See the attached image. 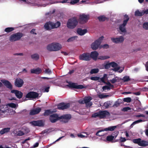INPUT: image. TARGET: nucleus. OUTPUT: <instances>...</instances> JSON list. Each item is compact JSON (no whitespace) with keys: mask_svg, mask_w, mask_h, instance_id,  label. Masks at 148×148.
I'll use <instances>...</instances> for the list:
<instances>
[{"mask_svg":"<svg viewBox=\"0 0 148 148\" xmlns=\"http://www.w3.org/2000/svg\"><path fill=\"white\" fill-rule=\"evenodd\" d=\"M1 82L7 88L10 90H12V86L10 82L5 80H2Z\"/></svg>","mask_w":148,"mask_h":148,"instance_id":"6ab92c4d","label":"nucleus"},{"mask_svg":"<svg viewBox=\"0 0 148 148\" xmlns=\"http://www.w3.org/2000/svg\"><path fill=\"white\" fill-rule=\"evenodd\" d=\"M122 80H123L124 82H126L130 81V79L129 76L126 75L123 77Z\"/></svg>","mask_w":148,"mask_h":148,"instance_id":"ea45409f","label":"nucleus"},{"mask_svg":"<svg viewBox=\"0 0 148 148\" xmlns=\"http://www.w3.org/2000/svg\"><path fill=\"white\" fill-rule=\"evenodd\" d=\"M36 31V29H33L30 31V33L31 34H33L35 35H36L37 34L35 32Z\"/></svg>","mask_w":148,"mask_h":148,"instance_id":"0e129e2a","label":"nucleus"},{"mask_svg":"<svg viewBox=\"0 0 148 148\" xmlns=\"http://www.w3.org/2000/svg\"><path fill=\"white\" fill-rule=\"evenodd\" d=\"M44 72L45 73L50 75L52 73V71L49 68L45 69L44 71Z\"/></svg>","mask_w":148,"mask_h":148,"instance_id":"37998d69","label":"nucleus"},{"mask_svg":"<svg viewBox=\"0 0 148 148\" xmlns=\"http://www.w3.org/2000/svg\"><path fill=\"white\" fill-rule=\"evenodd\" d=\"M99 71V70L98 69H94L91 70L90 72L91 74L96 73Z\"/></svg>","mask_w":148,"mask_h":148,"instance_id":"a19ab883","label":"nucleus"},{"mask_svg":"<svg viewBox=\"0 0 148 148\" xmlns=\"http://www.w3.org/2000/svg\"><path fill=\"white\" fill-rule=\"evenodd\" d=\"M62 47V45L58 43H52L47 47V49L50 51H56L60 50Z\"/></svg>","mask_w":148,"mask_h":148,"instance_id":"7ed1b4c3","label":"nucleus"},{"mask_svg":"<svg viewBox=\"0 0 148 148\" xmlns=\"http://www.w3.org/2000/svg\"><path fill=\"white\" fill-rule=\"evenodd\" d=\"M79 59L81 60L85 61H89L91 60L90 53L88 52L84 53L79 56Z\"/></svg>","mask_w":148,"mask_h":148,"instance_id":"39448f33","label":"nucleus"},{"mask_svg":"<svg viewBox=\"0 0 148 148\" xmlns=\"http://www.w3.org/2000/svg\"><path fill=\"white\" fill-rule=\"evenodd\" d=\"M107 76V74H104L103 77L100 79V81H99V82L101 81L103 83H106L105 81V79Z\"/></svg>","mask_w":148,"mask_h":148,"instance_id":"79ce46f5","label":"nucleus"},{"mask_svg":"<svg viewBox=\"0 0 148 148\" xmlns=\"http://www.w3.org/2000/svg\"><path fill=\"white\" fill-rule=\"evenodd\" d=\"M90 79L91 80H92L97 81L99 79L100 77L97 76L92 77H90Z\"/></svg>","mask_w":148,"mask_h":148,"instance_id":"603ef678","label":"nucleus"},{"mask_svg":"<svg viewBox=\"0 0 148 148\" xmlns=\"http://www.w3.org/2000/svg\"><path fill=\"white\" fill-rule=\"evenodd\" d=\"M78 23L77 18L73 17L68 20L67 23V26L69 28L73 29L76 27Z\"/></svg>","mask_w":148,"mask_h":148,"instance_id":"f257e3e1","label":"nucleus"},{"mask_svg":"<svg viewBox=\"0 0 148 148\" xmlns=\"http://www.w3.org/2000/svg\"><path fill=\"white\" fill-rule=\"evenodd\" d=\"M71 118V116L70 114H67L62 116L61 117V119H70Z\"/></svg>","mask_w":148,"mask_h":148,"instance_id":"f704fd0d","label":"nucleus"},{"mask_svg":"<svg viewBox=\"0 0 148 148\" xmlns=\"http://www.w3.org/2000/svg\"><path fill=\"white\" fill-rule=\"evenodd\" d=\"M141 139L140 138H138L137 139H134L132 140V142L133 143L135 144H137L139 145L140 144V141Z\"/></svg>","mask_w":148,"mask_h":148,"instance_id":"e433bc0d","label":"nucleus"},{"mask_svg":"<svg viewBox=\"0 0 148 148\" xmlns=\"http://www.w3.org/2000/svg\"><path fill=\"white\" fill-rule=\"evenodd\" d=\"M49 119L50 121L52 123H55L57 120L56 119H55V118L51 117H50Z\"/></svg>","mask_w":148,"mask_h":148,"instance_id":"6e6d98bb","label":"nucleus"},{"mask_svg":"<svg viewBox=\"0 0 148 148\" xmlns=\"http://www.w3.org/2000/svg\"><path fill=\"white\" fill-rule=\"evenodd\" d=\"M41 72L42 70L39 68H38L36 69H31V73H32L39 74Z\"/></svg>","mask_w":148,"mask_h":148,"instance_id":"5701e85b","label":"nucleus"},{"mask_svg":"<svg viewBox=\"0 0 148 148\" xmlns=\"http://www.w3.org/2000/svg\"><path fill=\"white\" fill-rule=\"evenodd\" d=\"M11 92L14 93L16 97L19 99L21 98L23 96V94L22 92L17 90H12L11 91Z\"/></svg>","mask_w":148,"mask_h":148,"instance_id":"4468645a","label":"nucleus"},{"mask_svg":"<svg viewBox=\"0 0 148 148\" xmlns=\"http://www.w3.org/2000/svg\"><path fill=\"white\" fill-rule=\"evenodd\" d=\"M142 90L143 91H148V88L146 87H144L142 89Z\"/></svg>","mask_w":148,"mask_h":148,"instance_id":"338daca9","label":"nucleus"},{"mask_svg":"<svg viewBox=\"0 0 148 148\" xmlns=\"http://www.w3.org/2000/svg\"><path fill=\"white\" fill-rule=\"evenodd\" d=\"M100 44V42L97 41H95L91 44V47L92 49L96 50L98 48Z\"/></svg>","mask_w":148,"mask_h":148,"instance_id":"f3484780","label":"nucleus"},{"mask_svg":"<svg viewBox=\"0 0 148 148\" xmlns=\"http://www.w3.org/2000/svg\"><path fill=\"white\" fill-rule=\"evenodd\" d=\"M109 96L108 95H104L103 94H100L99 95V97L101 99L105 98Z\"/></svg>","mask_w":148,"mask_h":148,"instance_id":"5fc2aeb1","label":"nucleus"},{"mask_svg":"<svg viewBox=\"0 0 148 148\" xmlns=\"http://www.w3.org/2000/svg\"><path fill=\"white\" fill-rule=\"evenodd\" d=\"M38 95L39 94L36 92H29L26 95V97L29 99H35L37 97Z\"/></svg>","mask_w":148,"mask_h":148,"instance_id":"6e6552de","label":"nucleus"},{"mask_svg":"<svg viewBox=\"0 0 148 148\" xmlns=\"http://www.w3.org/2000/svg\"><path fill=\"white\" fill-rule=\"evenodd\" d=\"M50 117L55 118V119H56L57 120L59 119L58 115L57 114H53L51 115H50Z\"/></svg>","mask_w":148,"mask_h":148,"instance_id":"49530a36","label":"nucleus"},{"mask_svg":"<svg viewBox=\"0 0 148 148\" xmlns=\"http://www.w3.org/2000/svg\"><path fill=\"white\" fill-rule=\"evenodd\" d=\"M118 133V132H115L112 133V134L114 135L115 134H116V135L115 136H113L112 135H110L108 136L106 138L107 141H112L114 139H115L116 138Z\"/></svg>","mask_w":148,"mask_h":148,"instance_id":"2eb2a0df","label":"nucleus"},{"mask_svg":"<svg viewBox=\"0 0 148 148\" xmlns=\"http://www.w3.org/2000/svg\"><path fill=\"white\" fill-rule=\"evenodd\" d=\"M67 82L69 84L67 86L70 88H73L77 89H82L84 88V87L82 85H78L77 84L75 83H69L68 82Z\"/></svg>","mask_w":148,"mask_h":148,"instance_id":"423d86ee","label":"nucleus"},{"mask_svg":"<svg viewBox=\"0 0 148 148\" xmlns=\"http://www.w3.org/2000/svg\"><path fill=\"white\" fill-rule=\"evenodd\" d=\"M110 63V67L112 66V67H115L117 66L118 64L116 62H112Z\"/></svg>","mask_w":148,"mask_h":148,"instance_id":"09e8293b","label":"nucleus"},{"mask_svg":"<svg viewBox=\"0 0 148 148\" xmlns=\"http://www.w3.org/2000/svg\"><path fill=\"white\" fill-rule=\"evenodd\" d=\"M116 127V126H112L109 127L108 128L104 129L103 130H100L98 131L96 133V135L99 136H102L103 135L99 134L102 132L104 131H112L114 130Z\"/></svg>","mask_w":148,"mask_h":148,"instance_id":"9b49d317","label":"nucleus"},{"mask_svg":"<svg viewBox=\"0 0 148 148\" xmlns=\"http://www.w3.org/2000/svg\"><path fill=\"white\" fill-rule=\"evenodd\" d=\"M77 33L80 36L84 35L87 32V30L86 29H82L80 28H78L77 29Z\"/></svg>","mask_w":148,"mask_h":148,"instance_id":"4be33fe9","label":"nucleus"},{"mask_svg":"<svg viewBox=\"0 0 148 148\" xmlns=\"http://www.w3.org/2000/svg\"><path fill=\"white\" fill-rule=\"evenodd\" d=\"M56 112V111H51L50 109L46 110L44 113L43 115L45 116H48Z\"/></svg>","mask_w":148,"mask_h":148,"instance_id":"c85d7f7f","label":"nucleus"},{"mask_svg":"<svg viewBox=\"0 0 148 148\" xmlns=\"http://www.w3.org/2000/svg\"><path fill=\"white\" fill-rule=\"evenodd\" d=\"M24 82L23 80L20 78H16L15 80V86L18 87H21L23 85Z\"/></svg>","mask_w":148,"mask_h":148,"instance_id":"ddd939ff","label":"nucleus"},{"mask_svg":"<svg viewBox=\"0 0 148 148\" xmlns=\"http://www.w3.org/2000/svg\"><path fill=\"white\" fill-rule=\"evenodd\" d=\"M51 25H52V22L49 21L45 23L44 27L46 30H51V29H53Z\"/></svg>","mask_w":148,"mask_h":148,"instance_id":"a211bd4d","label":"nucleus"},{"mask_svg":"<svg viewBox=\"0 0 148 148\" xmlns=\"http://www.w3.org/2000/svg\"><path fill=\"white\" fill-rule=\"evenodd\" d=\"M102 89L103 90H110L111 88L108 86H105L103 87Z\"/></svg>","mask_w":148,"mask_h":148,"instance_id":"680f3d73","label":"nucleus"},{"mask_svg":"<svg viewBox=\"0 0 148 148\" xmlns=\"http://www.w3.org/2000/svg\"><path fill=\"white\" fill-rule=\"evenodd\" d=\"M110 58V57L108 56H98V59L101 60H105Z\"/></svg>","mask_w":148,"mask_h":148,"instance_id":"58836bf2","label":"nucleus"},{"mask_svg":"<svg viewBox=\"0 0 148 148\" xmlns=\"http://www.w3.org/2000/svg\"><path fill=\"white\" fill-rule=\"evenodd\" d=\"M14 29V28L13 27H8L6 28L4 30V31L7 33L10 32Z\"/></svg>","mask_w":148,"mask_h":148,"instance_id":"c9c22d12","label":"nucleus"},{"mask_svg":"<svg viewBox=\"0 0 148 148\" xmlns=\"http://www.w3.org/2000/svg\"><path fill=\"white\" fill-rule=\"evenodd\" d=\"M103 65L105 69H108L110 67V63L108 62L106 63H104Z\"/></svg>","mask_w":148,"mask_h":148,"instance_id":"4c0bfd02","label":"nucleus"},{"mask_svg":"<svg viewBox=\"0 0 148 148\" xmlns=\"http://www.w3.org/2000/svg\"><path fill=\"white\" fill-rule=\"evenodd\" d=\"M31 123L34 126H42L43 125V124L42 120L34 121L31 122Z\"/></svg>","mask_w":148,"mask_h":148,"instance_id":"412c9836","label":"nucleus"},{"mask_svg":"<svg viewBox=\"0 0 148 148\" xmlns=\"http://www.w3.org/2000/svg\"><path fill=\"white\" fill-rule=\"evenodd\" d=\"M70 107V104L66 103H60L57 106L58 109L59 110H63L67 109Z\"/></svg>","mask_w":148,"mask_h":148,"instance_id":"1a4fd4ad","label":"nucleus"},{"mask_svg":"<svg viewBox=\"0 0 148 148\" xmlns=\"http://www.w3.org/2000/svg\"><path fill=\"white\" fill-rule=\"evenodd\" d=\"M143 15V11L142 12H140L139 10H137L134 12V15L136 16H142Z\"/></svg>","mask_w":148,"mask_h":148,"instance_id":"2f4dec72","label":"nucleus"},{"mask_svg":"<svg viewBox=\"0 0 148 148\" xmlns=\"http://www.w3.org/2000/svg\"><path fill=\"white\" fill-rule=\"evenodd\" d=\"M23 36V34L19 32L13 34L10 36L9 40L12 42L19 40Z\"/></svg>","mask_w":148,"mask_h":148,"instance_id":"20e7f679","label":"nucleus"},{"mask_svg":"<svg viewBox=\"0 0 148 148\" xmlns=\"http://www.w3.org/2000/svg\"><path fill=\"white\" fill-rule=\"evenodd\" d=\"M92 99V98L90 96L85 97L84 99V102L86 105L89 107L91 106L92 105V103L90 101Z\"/></svg>","mask_w":148,"mask_h":148,"instance_id":"f8f14e48","label":"nucleus"},{"mask_svg":"<svg viewBox=\"0 0 148 148\" xmlns=\"http://www.w3.org/2000/svg\"><path fill=\"white\" fill-rule=\"evenodd\" d=\"M143 121V120L142 119H139V120H138L137 121H136L134 122L132 124V125H133V124H136V123H140V122H142Z\"/></svg>","mask_w":148,"mask_h":148,"instance_id":"4d7b16f0","label":"nucleus"},{"mask_svg":"<svg viewBox=\"0 0 148 148\" xmlns=\"http://www.w3.org/2000/svg\"><path fill=\"white\" fill-rule=\"evenodd\" d=\"M97 18L99 21L101 22L104 21L108 20V18L104 15L98 17Z\"/></svg>","mask_w":148,"mask_h":148,"instance_id":"c756f323","label":"nucleus"},{"mask_svg":"<svg viewBox=\"0 0 148 148\" xmlns=\"http://www.w3.org/2000/svg\"><path fill=\"white\" fill-rule=\"evenodd\" d=\"M132 94L136 95H139L140 94V92H132Z\"/></svg>","mask_w":148,"mask_h":148,"instance_id":"774afa93","label":"nucleus"},{"mask_svg":"<svg viewBox=\"0 0 148 148\" xmlns=\"http://www.w3.org/2000/svg\"><path fill=\"white\" fill-rule=\"evenodd\" d=\"M77 36H73L69 38L67 40L68 42H71L75 40V38H77Z\"/></svg>","mask_w":148,"mask_h":148,"instance_id":"3c124183","label":"nucleus"},{"mask_svg":"<svg viewBox=\"0 0 148 148\" xmlns=\"http://www.w3.org/2000/svg\"><path fill=\"white\" fill-rule=\"evenodd\" d=\"M120 103L117 101L115 102L114 104H112V107H116L119 106Z\"/></svg>","mask_w":148,"mask_h":148,"instance_id":"052dcab7","label":"nucleus"},{"mask_svg":"<svg viewBox=\"0 0 148 148\" xmlns=\"http://www.w3.org/2000/svg\"><path fill=\"white\" fill-rule=\"evenodd\" d=\"M80 0H71V1L69 2V3H70L71 5H74L78 2ZM67 2H68V1Z\"/></svg>","mask_w":148,"mask_h":148,"instance_id":"a18cd8bd","label":"nucleus"},{"mask_svg":"<svg viewBox=\"0 0 148 148\" xmlns=\"http://www.w3.org/2000/svg\"><path fill=\"white\" fill-rule=\"evenodd\" d=\"M10 130V127L5 128L2 129L0 131V134L3 135L5 133L9 132Z\"/></svg>","mask_w":148,"mask_h":148,"instance_id":"bb28decb","label":"nucleus"},{"mask_svg":"<svg viewBox=\"0 0 148 148\" xmlns=\"http://www.w3.org/2000/svg\"><path fill=\"white\" fill-rule=\"evenodd\" d=\"M130 18L126 14L124 16L123 19V23H125L127 24Z\"/></svg>","mask_w":148,"mask_h":148,"instance_id":"72a5a7b5","label":"nucleus"},{"mask_svg":"<svg viewBox=\"0 0 148 148\" xmlns=\"http://www.w3.org/2000/svg\"><path fill=\"white\" fill-rule=\"evenodd\" d=\"M110 115V112L107 110H101L99 112L94 113L92 115V117L96 118L99 117L100 119H103L107 116H109Z\"/></svg>","mask_w":148,"mask_h":148,"instance_id":"f03ea898","label":"nucleus"},{"mask_svg":"<svg viewBox=\"0 0 148 148\" xmlns=\"http://www.w3.org/2000/svg\"><path fill=\"white\" fill-rule=\"evenodd\" d=\"M102 47L104 49H107L109 47V45L108 44H105L103 45L102 46Z\"/></svg>","mask_w":148,"mask_h":148,"instance_id":"e2e57ef3","label":"nucleus"},{"mask_svg":"<svg viewBox=\"0 0 148 148\" xmlns=\"http://www.w3.org/2000/svg\"><path fill=\"white\" fill-rule=\"evenodd\" d=\"M68 0H60L58 1H51L49 4H51L57 3H69L67 2Z\"/></svg>","mask_w":148,"mask_h":148,"instance_id":"393cba45","label":"nucleus"},{"mask_svg":"<svg viewBox=\"0 0 148 148\" xmlns=\"http://www.w3.org/2000/svg\"><path fill=\"white\" fill-rule=\"evenodd\" d=\"M143 27L146 30H148V22H145L143 25Z\"/></svg>","mask_w":148,"mask_h":148,"instance_id":"8fccbe9b","label":"nucleus"},{"mask_svg":"<svg viewBox=\"0 0 148 148\" xmlns=\"http://www.w3.org/2000/svg\"><path fill=\"white\" fill-rule=\"evenodd\" d=\"M98 55L99 53L97 51H95L92 52L90 54V59L92 58L94 60H97Z\"/></svg>","mask_w":148,"mask_h":148,"instance_id":"aec40b11","label":"nucleus"},{"mask_svg":"<svg viewBox=\"0 0 148 148\" xmlns=\"http://www.w3.org/2000/svg\"><path fill=\"white\" fill-rule=\"evenodd\" d=\"M118 77H116L114 78H113L112 80H110V82L112 84H114V83L116 82L117 81L118 79H116Z\"/></svg>","mask_w":148,"mask_h":148,"instance_id":"864d4df0","label":"nucleus"},{"mask_svg":"<svg viewBox=\"0 0 148 148\" xmlns=\"http://www.w3.org/2000/svg\"><path fill=\"white\" fill-rule=\"evenodd\" d=\"M103 38H104L103 36H102L101 37H99L98 39L96 40L95 41H97L98 42H100V44H101V42L102 40H103Z\"/></svg>","mask_w":148,"mask_h":148,"instance_id":"13d9d810","label":"nucleus"},{"mask_svg":"<svg viewBox=\"0 0 148 148\" xmlns=\"http://www.w3.org/2000/svg\"><path fill=\"white\" fill-rule=\"evenodd\" d=\"M123 101L127 103H130L132 99L131 98L128 97L123 99Z\"/></svg>","mask_w":148,"mask_h":148,"instance_id":"c03bdc74","label":"nucleus"},{"mask_svg":"<svg viewBox=\"0 0 148 148\" xmlns=\"http://www.w3.org/2000/svg\"><path fill=\"white\" fill-rule=\"evenodd\" d=\"M127 24L123 23V24L119 25V28L120 31L122 32L125 33L127 31L125 28V26Z\"/></svg>","mask_w":148,"mask_h":148,"instance_id":"b1692460","label":"nucleus"},{"mask_svg":"<svg viewBox=\"0 0 148 148\" xmlns=\"http://www.w3.org/2000/svg\"><path fill=\"white\" fill-rule=\"evenodd\" d=\"M7 105L8 106L13 108H15L16 107V104L13 103H9Z\"/></svg>","mask_w":148,"mask_h":148,"instance_id":"de8ad7c7","label":"nucleus"},{"mask_svg":"<svg viewBox=\"0 0 148 148\" xmlns=\"http://www.w3.org/2000/svg\"><path fill=\"white\" fill-rule=\"evenodd\" d=\"M112 41L115 43H121L123 42L124 40L123 37L121 36L118 38H111Z\"/></svg>","mask_w":148,"mask_h":148,"instance_id":"9d476101","label":"nucleus"},{"mask_svg":"<svg viewBox=\"0 0 148 148\" xmlns=\"http://www.w3.org/2000/svg\"><path fill=\"white\" fill-rule=\"evenodd\" d=\"M41 110V109L39 107L36 108L35 109L31 110L29 113L30 115H34L38 114Z\"/></svg>","mask_w":148,"mask_h":148,"instance_id":"dca6fc26","label":"nucleus"},{"mask_svg":"<svg viewBox=\"0 0 148 148\" xmlns=\"http://www.w3.org/2000/svg\"><path fill=\"white\" fill-rule=\"evenodd\" d=\"M31 58L35 60H37L39 58V55L37 53H34L31 56Z\"/></svg>","mask_w":148,"mask_h":148,"instance_id":"473e14b6","label":"nucleus"},{"mask_svg":"<svg viewBox=\"0 0 148 148\" xmlns=\"http://www.w3.org/2000/svg\"><path fill=\"white\" fill-rule=\"evenodd\" d=\"M131 110V108L129 107L124 108L123 109V111H127L128 110Z\"/></svg>","mask_w":148,"mask_h":148,"instance_id":"69168bd1","label":"nucleus"},{"mask_svg":"<svg viewBox=\"0 0 148 148\" xmlns=\"http://www.w3.org/2000/svg\"><path fill=\"white\" fill-rule=\"evenodd\" d=\"M24 134V133L21 131H19L17 133V135L18 136H22Z\"/></svg>","mask_w":148,"mask_h":148,"instance_id":"bf43d9fd","label":"nucleus"},{"mask_svg":"<svg viewBox=\"0 0 148 148\" xmlns=\"http://www.w3.org/2000/svg\"><path fill=\"white\" fill-rule=\"evenodd\" d=\"M148 145V142L144 140H141L139 146L142 147H146Z\"/></svg>","mask_w":148,"mask_h":148,"instance_id":"7c9ffc66","label":"nucleus"},{"mask_svg":"<svg viewBox=\"0 0 148 148\" xmlns=\"http://www.w3.org/2000/svg\"><path fill=\"white\" fill-rule=\"evenodd\" d=\"M112 101H108L104 103L103 106L106 108H108L109 107H112Z\"/></svg>","mask_w":148,"mask_h":148,"instance_id":"a878e982","label":"nucleus"},{"mask_svg":"<svg viewBox=\"0 0 148 148\" xmlns=\"http://www.w3.org/2000/svg\"><path fill=\"white\" fill-rule=\"evenodd\" d=\"M89 15L83 14L79 15V20L80 22H82L83 23H86L89 19Z\"/></svg>","mask_w":148,"mask_h":148,"instance_id":"0eeeda50","label":"nucleus"},{"mask_svg":"<svg viewBox=\"0 0 148 148\" xmlns=\"http://www.w3.org/2000/svg\"><path fill=\"white\" fill-rule=\"evenodd\" d=\"M52 25V28L53 29L56 28L60 26L61 23L59 21H57L55 23L52 22V25Z\"/></svg>","mask_w":148,"mask_h":148,"instance_id":"cd10ccee","label":"nucleus"}]
</instances>
